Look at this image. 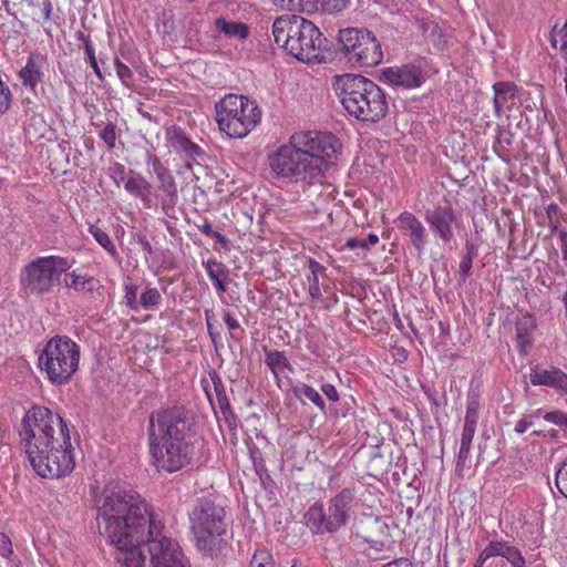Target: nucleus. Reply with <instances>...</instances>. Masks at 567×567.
Listing matches in <instances>:
<instances>
[{
  "label": "nucleus",
  "instance_id": "1",
  "mask_svg": "<svg viewBox=\"0 0 567 567\" xmlns=\"http://www.w3.org/2000/svg\"><path fill=\"white\" fill-rule=\"evenodd\" d=\"M99 533L115 547V560L122 551H133L161 530L152 520L148 505L133 491H104L97 499Z\"/></svg>",
  "mask_w": 567,
  "mask_h": 567
},
{
  "label": "nucleus",
  "instance_id": "2",
  "mask_svg": "<svg viewBox=\"0 0 567 567\" xmlns=\"http://www.w3.org/2000/svg\"><path fill=\"white\" fill-rule=\"evenodd\" d=\"M148 445L158 470L174 473L189 465L202 446L196 432L195 413L184 405L152 412Z\"/></svg>",
  "mask_w": 567,
  "mask_h": 567
},
{
  "label": "nucleus",
  "instance_id": "3",
  "mask_svg": "<svg viewBox=\"0 0 567 567\" xmlns=\"http://www.w3.org/2000/svg\"><path fill=\"white\" fill-rule=\"evenodd\" d=\"M340 148L339 138L330 132H298L269 157V164L278 176L320 181Z\"/></svg>",
  "mask_w": 567,
  "mask_h": 567
},
{
  "label": "nucleus",
  "instance_id": "4",
  "mask_svg": "<svg viewBox=\"0 0 567 567\" xmlns=\"http://www.w3.org/2000/svg\"><path fill=\"white\" fill-rule=\"evenodd\" d=\"M275 43L301 62H327L334 59L332 43L313 22L297 14H284L272 23Z\"/></svg>",
  "mask_w": 567,
  "mask_h": 567
},
{
  "label": "nucleus",
  "instance_id": "5",
  "mask_svg": "<svg viewBox=\"0 0 567 567\" xmlns=\"http://www.w3.org/2000/svg\"><path fill=\"white\" fill-rule=\"evenodd\" d=\"M332 86L350 116L372 123L386 116L388 96L372 80L361 74L344 73L334 76Z\"/></svg>",
  "mask_w": 567,
  "mask_h": 567
},
{
  "label": "nucleus",
  "instance_id": "6",
  "mask_svg": "<svg viewBox=\"0 0 567 567\" xmlns=\"http://www.w3.org/2000/svg\"><path fill=\"white\" fill-rule=\"evenodd\" d=\"M189 529L196 548L204 555L216 558L227 547L225 507L213 496L198 497L188 512Z\"/></svg>",
  "mask_w": 567,
  "mask_h": 567
},
{
  "label": "nucleus",
  "instance_id": "7",
  "mask_svg": "<svg viewBox=\"0 0 567 567\" xmlns=\"http://www.w3.org/2000/svg\"><path fill=\"white\" fill-rule=\"evenodd\" d=\"M150 536L133 551H122L118 567H190L179 544L169 537Z\"/></svg>",
  "mask_w": 567,
  "mask_h": 567
},
{
  "label": "nucleus",
  "instance_id": "8",
  "mask_svg": "<svg viewBox=\"0 0 567 567\" xmlns=\"http://www.w3.org/2000/svg\"><path fill=\"white\" fill-rule=\"evenodd\" d=\"M215 111L219 130L234 138L247 136L261 120L256 101L244 95H226L216 103Z\"/></svg>",
  "mask_w": 567,
  "mask_h": 567
},
{
  "label": "nucleus",
  "instance_id": "9",
  "mask_svg": "<svg viewBox=\"0 0 567 567\" xmlns=\"http://www.w3.org/2000/svg\"><path fill=\"white\" fill-rule=\"evenodd\" d=\"M62 437L43 449L32 443L28 449V458L33 470L44 478H59L69 475L75 465L72 454L70 430L64 429Z\"/></svg>",
  "mask_w": 567,
  "mask_h": 567
},
{
  "label": "nucleus",
  "instance_id": "10",
  "mask_svg": "<svg viewBox=\"0 0 567 567\" xmlns=\"http://www.w3.org/2000/svg\"><path fill=\"white\" fill-rule=\"evenodd\" d=\"M79 346L66 336H55L44 346L39 357V365L54 384H64L78 370Z\"/></svg>",
  "mask_w": 567,
  "mask_h": 567
},
{
  "label": "nucleus",
  "instance_id": "11",
  "mask_svg": "<svg viewBox=\"0 0 567 567\" xmlns=\"http://www.w3.org/2000/svg\"><path fill=\"white\" fill-rule=\"evenodd\" d=\"M336 53H340L357 68H373L383 60L381 42L372 31L364 28L340 30Z\"/></svg>",
  "mask_w": 567,
  "mask_h": 567
},
{
  "label": "nucleus",
  "instance_id": "12",
  "mask_svg": "<svg viewBox=\"0 0 567 567\" xmlns=\"http://www.w3.org/2000/svg\"><path fill=\"white\" fill-rule=\"evenodd\" d=\"M354 498V489L346 487L330 498L327 509L321 503H315L306 514L308 524L318 534L338 532L350 519Z\"/></svg>",
  "mask_w": 567,
  "mask_h": 567
},
{
  "label": "nucleus",
  "instance_id": "13",
  "mask_svg": "<svg viewBox=\"0 0 567 567\" xmlns=\"http://www.w3.org/2000/svg\"><path fill=\"white\" fill-rule=\"evenodd\" d=\"M59 427V436L62 437L64 429H69L64 420L45 406H33L21 421L19 435L24 442L25 453L32 443L48 447L56 439L55 427Z\"/></svg>",
  "mask_w": 567,
  "mask_h": 567
},
{
  "label": "nucleus",
  "instance_id": "14",
  "mask_svg": "<svg viewBox=\"0 0 567 567\" xmlns=\"http://www.w3.org/2000/svg\"><path fill=\"white\" fill-rule=\"evenodd\" d=\"M72 262L64 257L47 256L29 262L22 272L21 285L28 293L42 296L51 291L54 282L66 272Z\"/></svg>",
  "mask_w": 567,
  "mask_h": 567
},
{
  "label": "nucleus",
  "instance_id": "15",
  "mask_svg": "<svg viewBox=\"0 0 567 567\" xmlns=\"http://www.w3.org/2000/svg\"><path fill=\"white\" fill-rule=\"evenodd\" d=\"M351 530L377 551L385 549L391 539L388 518L374 514H361L354 519Z\"/></svg>",
  "mask_w": 567,
  "mask_h": 567
},
{
  "label": "nucleus",
  "instance_id": "16",
  "mask_svg": "<svg viewBox=\"0 0 567 567\" xmlns=\"http://www.w3.org/2000/svg\"><path fill=\"white\" fill-rule=\"evenodd\" d=\"M424 217L435 236L444 244L452 241L454 238L453 225L456 224L457 218L451 206L439 205L426 209Z\"/></svg>",
  "mask_w": 567,
  "mask_h": 567
},
{
  "label": "nucleus",
  "instance_id": "17",
  "mask_svg": "<svg viewBox=\"0 0 567 567\" xmlns=\"http://www.w3.org/2000/svg\"><path fill=\"white\" fill-rule=\"evenodd\" d=\"M380 79L388 84L402 86L404 89L419 87L425 81L421 66L415 64H404L400 68H385L381 71Z\"/></svg>",
  "mask_w": 567,
  "mask_h": 567
},
{
  "label": "nucleus",
  "instance_id": "18",
  "mask_svg": "<svg viewBox=\"0 0 567 567\" xmlns=\"http://www.w3.org/2000/svg\"><path fill=\"white\" fill-rule=\"evenodd\" d=\"M396 227L406 236L419 255L429 241V234L422 221L412 213L403 212L395 219Z\"/></svg>",
  "mask_w": 567,
  "mask_h": 567
},
{
  "label": "nucleus",
  "instance_id": "19",
  "mask_svg": "<svg viewBox=\"0 0 567 567\" xmlns=\"http://www.w3.org/2000/svg\"><path fill=\"white\" fill-rule=\"evenodd\" d=\"M529 379L533 385H546L567 394V374L557 368L535 365L530 369Z\"/></svg>",
  "mask_w": 567,
  "mask_h": 567
},
{
  "label": "nucleus",
  "instance_id": "20",
  "mask_svg": "<svg viewBox=\"0 0 567 567\" xmlns=\"http://www.w3.org/2000/svg\"><path fill=\"white\" fill-rule=\"evenodd\" d=\"M169 145L177 153H183L186 157L196 161L197 158H204L205 152L194 142H192L183 128L173 126L167 130L166 133Z\"/></svg>",
  "mask_w": 567,
  "mask_h": 567
},
{
  "label": "nucleus",
  "instance_id": "21",
  "mask_svg": "<svg viewBox=\"0 0 567 567\" xmlns=\"http://www.w3.org/2000/svg\"><path fill=\"white\" fill-rule=\"evenodd\" d=\"M208 375L213 382L218 406L224 416L225 422L230 429L236 427L237 416L233 412L221 378L219 377L218 372L214 369L209 370Z\"/></svg>",
  "mask_w": 567,
  "mask_h": 567
},
{
  "label": "nucleus",
  "instance_id": "22",
  "mask_svg": "<svg viewBox=\"0 0 567 567\" xmlns=\"http://www.w3.org/2000/svg\"><path fill=\"white\" fill-rule=\"evenodd\" d=\"M158 189L164 193L161 199L163 212L169 216V212L175 208L178 203V190L174 176L171 172L157 177Z\"/></svg>",
  "mask_w": 567,
  "mask_h": 567
},
{
  "label": "nucleus",
  "instance_id": "23",
  "mask_svg": "<svg viewBox=\"0 0 567 567\" xmlns=\"http://www.w3.org/2000/svg\"><path fill=\"white\" fill-rule=\"evenodd\" d=\"M493 106L495 110V114L498 117H501L503 109L507 105L508 102L514 101L517 92V86L514 82L501 81L493 84Z\"/></svg>",
  "mask_w": 567,
  "mask_h": 567
},
{
  "label": "nucleus",
  "instance_id": "24",
  "mask_svg": "<svg viewBox=\"0 0 567 567\" xmlns=\"http://www.w3.org/2000/svg\"><path fill=\"white\" fill-rule=\"evenodd\" d=\"M40 55L31 53L28 58L25 66L19 71V78L22 84L31 90L42 80L41 66L39 64Z\"/></svg>",
  "mask_w": 567,
  "mask_h": 567
},
{
  "label": "nucleus",
  "instance_id": "25",
  "mask_svg": "<svg viewBox=\"0 0 567 567\" xmlns=\"http://www.w3.org/2000/svg\"><path fill=\"white\" fill-rule=\"evenodd\" d=\"M216 30L228 38L246 39L249 35V28L244 22L229 21L223 17L215 21Z\"/></svg>",
  "mask_w": 567,
  "mask_h": 567
},
{
  "label": "nucleus",
  "instance_id": "26",
  "mask_svg": "<svg viewBox=\"0 0 567 567\" xmlns=\"http://www.w3.org/2000/svg\"><path fill=\"white\" fill-rule=\"evenodd\" d=\"M151 184L140 174H132L124 183V189L145 202L151 194Z\"/></svg>",
  "mask_w": 567,
  "mask_h": 567
},
{
  "label": "nucleus",
  "instance_id": "27",
  "mask_svg": "<svg viewBox=\"0 0 567 567\" xmlns=\"http://www.w3.org/2000/svg\"><path fill=\"white\" fill-rule=\"evenodd\" d=\"M65 287L72 288L75 291H89L92 292L96 289L99 281L92 276H81L75 271L64 272Z\"/></svg>",
  "mask_w": 567,
  "mask_h": 567
},
{
  "label": "nucleus",
  "instance_id": "28",
  "mask_svg": "<svg viewBox=\"0 0 567 567\" xmlns=\"http://www.w3.org/2000/svg\"><path fill=\"white\" fill-rule=\"evenodd\" d=\"M95 127H101L99 131V137L103 141L107 151L115 148V142L118 136L117 125L114 121L107 120L106 123L97 124L93 123Z\"/></svg>",
  "mask_w": 567,
  "mask_h": 567
},
{
  "label": "nucleus",
  "instance_id": "29",
  "mask_svg": "<svg viewBox=\"0 0 567 567\" xmlns=\"http://www.w3.org/2000/svg\"><path fill=\"white\" fill-rule=\"evenodd\" d=\"M265 362L275 375L278 374V368L280 367L288 370H292V367L284 351H266Z\"/></svg>",
  "mask_w": 567,
  "mask_h": 567
},
{
  "label": "nucleus",
  "instance_id": "30",
  "mask_svg": "<svg viewBox=\"0 0 567 567\" xmlns=\"http://www.w3.org/2000/svg\"><path fill=\"white\" fill-rule=\"evenodd\" d=\"M480 412V398L475 392L468 393L464 425L476 427Z\"/></svg>",
  "mask_w": 567,
  "mask_h": 567
},
{
  "label": "nucleus",
  "instance_id": "31",
  "mask_svg": "<svg viewBox=\"0 0 567 567\" xmlns=\"http://www.w3.org/2000/svg\"><path fill=\"white\" fill-rule=\"evenodd\" d=\"M293 392L297 396H299V398L303 396V398L308 399L309 401H311L313 404H316L319 408V410L322 413L326 414L324 401L315 388L302 383V384L296 386L293 389Z\"/></svg>",
  "mask_w": 567,
  "mask_h": 567
},
{
  "label": "nucleus",
  "instance_id": "32",
  "mask_svg": "<svg viewBox=\"0 0 567 567\" xmlns=\"http://www.w3.org/2000/svg\"><path fill=\"white\" fill-rule=\"evenodd\" d=\"M317 8L315 11L334 14L347 8L349 0H316Z\"/></svg>",
  "mask_w": 567,
  "mask_h": 567
},
{
  "label": "nucleus",
  "instance_id": "33",
  "mask_svg": "<svg viewBox=\"0 0 567 567\" xmlns=\"http://www.w3.org/2000/svg\"><path fill=\"white\" fill-rule=\"evenodd\" d=\"M91 235L113 257H117V250L110 236L99 227H90Z\"/></svg>",
  "mask_w": 567,
  "mask_h": 567
},
{
  "label": "nucleus",
  "instance_id": "34",
  "mask_svg": "<svg viewBox=\"0 0 567 567\" xmlns=\"http://www.w3.org/2000/svg\"><path fill=\"white\" fill-rule=\"evenodd\" d=\"M161 302L162 295L156 288H147L138 299V305L145 310L156 308Z\"/></svg>",
  "mask_w": 567,
  "mask_h": 567
},
{
  "label": "nucleus",
  "instance_id": "35",
  "mask_svg": "<svg viewBox=\"0 0 567 567\" xmlns=\"http://www.w3.org/2000/svg\"><path fill=\"white\" fill-rule=\"evenodd\" d=\"M550 38L554 48H557V44L559 43V50L563 56L567 60V20L561 28L557 29V27H554Z\"/></svg>",
  "mask_w": 567,
  "mask_h": 567
},
{
  "label": "nucleus",
  "instance_id": "36",
  "mask_svg": "<svg viewBox=\"0 0 567 567\" xmlns=\"http://www.w3.org/2000/svg\"><path fill=\"white\" fill-rule=\"evenodd\" d=\"M502 559L506 560L509 567H526V560L520 550L515 546H511L508 543L506 544Z\"/></svg>",
  "mask_w": 567,
  "mask_h": 567
},
{
  "label": "nucleus",
  "instance_id": "37",
  "mask_svg": "<svg viewBox=\"0 0 567 567\" xmlns=\"http://www.w3.org/2000/svg\"><path fill=\"white\" fill-rule=\"evenodd\" d=\"M204 266L212 281H218V279H226L228 277L229 271L223 262L208 260Z\"/></svg>",
  "mask_w": 567,
  "mask_h": 567
},
{
  "label": "nucleus",
  "instance_id": "38",
  "mask_svg": "<svg viewBox=\"0 0 567 567\" xmlns=\"http://www.w3.org/2000/svg\"><path fill=\"white\" fill-rule=\"evenodd\" d=\"M250 567H274L271 553L265 548L256 550L250 560Z\"/></svg>",
  "mask_w": 567,
  "mask_h": 567
},
{
  "label": "nucleus",
  "instance_id": "39",
  "mask_svg": "<svg viewBox=\"0 0 567 567\" xmlns=\"http://www.w3.org/2000/svg\"><path fill=\"white\" fill-rule=\"evenodd\" d=\"M124 290H125L124 299H125L126 306L131 310L138 311L141 308V305H138V299H137L138 287L136 285H126Z\"/></svg>",
  "mask_w": 567,
  "mask_h": 567
},
{
  "label": "nucleus",
  "instance_id": "40",
  "mask_svg": "<svg viewBox=\"0 0 567 567\" xmlns=\"http://www.w3.org/2000/svg\"><path fill=\"white\" fill-rule=\"evenodd\" d=\"M23 2L29 8H39L43 16V19L45 21H49L51 19V13H52L51 0H23Z\"/></svg>",
  "mask_w": 567,
  "mask_h": 567
},
{
  "label": "nucleus",
  "instance_id": "41",
  "mask_svg": "<svg viewBox=\"0 0 567 567\" xmlns=\"http://www.w3.org/2000/svg\"><path fill=\"white\" fill-rule=\"evenodd\" d=\"M555 482L558 491L567 498V460L557 470Z\"/></svg>",
  "mask_w": 567,
  "mask_h": 567
},
{
  "label": "nucleus",
  "instance_id": "42",
  "mask_svg": "<svg viewBox=\"0 0 567 567\" xmlns=\"http://www.w3.org/2000/svg\"><path fill=\"white\" fill-rule=\"evenodd\" d=\"M506 544L507 542L505 540H492L487 544L484 550L491 559L503 558Z\"/></svg>",
  "mask_w": 567,
  "mask_h": 567
},
{
  "label": "nucleus",
  "instance_id": "43",
  "mask_svg": "<svg viewBox=\"0 0 567 567\" xmlns=\"http://www.w3.org/2000/svg\"><path fill=\"white\" fill-rule=\"evenodd\" d=\"M544 420L550 423H554L563 429H567V413L560 410H555L550 412H546L544 414Z\"/></svg>",
  "mask_w": 567,
  "mask_h": 567
},
{
  "label": "nucleus",
  "instance_id": "44",
  "mask_svg": "<svg viewBox=\"0 0 567 567\" xmlns=\"http://www.w3.org/2000/svg\"><path fill=\"white\" fill-rule=\"evenodd\" d=\"M114 64L120 80L125 86L130 87V80L133 78L132 70L126 64H124L118 58H115Z\"/></svg>",
  "mask_w": 567,
  "mask_h": 567
},
{
  "label": "nucleus",
  "instance_id": "45",
  "mask_svg": "<svg viewBox=\"0 0 567 567\" xmlns=\"http://www.w3.org/2000/svg\"><path fill=\"white\" fill-rule=\"evenodd\" d=\"M197 227L204 235L215 238L219 244H227L226 236L219 231L214 230L212 224L208 220H205L203 225H198Z\"/></svg>",
  "mask_w": 567,
  "mask_h": 567
},
{
  "label": "nucleus",
  "instance_id": "46",
  "mask_svg": "<svg viewBox=\"0 0 567 567\" xmlns=\"http://www.w3.org/2000/svg\"><path fill=\"white\" fill-rule=\"evenodd\" d=\"M12 555L13 548L10 537L6 533L0 532V556L11 559Z\"/></svg>",
  "mask_w": 567,
  "mask_h": 567
},
{
  "label": "nucleus",
  "instance_id": "47",
  "mask_svg": "<svg viewBox=\"0 0 567 567\" xmlns=\"http://www.w3.org/2000/svg\"><path fill=\"white\" fill-rule=\"evenodd\" d=\"M471 445L461 444L457 461H456V473H461L466 467V461L468 458Z\"/></svg>",
  "mask_w": 567,
  "mask_h": 567
},
{
  "label": "nucleus",
  "instance_id": "48",
  "mask_svg": "<svg viewBox=\"0 0 567 567\" xmlns=\"http://www.w3.org/2000/svg\"><path fill=\"white\" fill-rule=\"evenodd\" d=\"M205 319H206L208 334H209L213 343H216L217 339L220 337V334H219V332L214 330L213 320L215 319V313H214L213 309L205 310Z\"/></svg>",
  "mask_w": 567,
  "mask_h": 567
},
{
  "label": "nucleus",
  "instance_id": "49",
  "mask_svg": "<svg viewBox=\"0 0 567 567\" xmlns=\"http://www.w3.org/2000/svg\"><path fill=\"white\" fill-rule=\"evenodd\" d=\"M472 266H473V260L462 257V259L460 261V266H458L461 282L464 284L467 280V278L471 276Z\"/></svg>",
  "mask_w": 567,
  "mask_h": 567
},
{
  "label": "nucleus",
  "instance_id": "50",
  "mask_svg": "<svg viewBox=\"0 0 567 567\" xmlns=\"http://www.w3.org/2000/svg\"><path fill=\"white\" fill-rule=\"evenodd\" d=\"M85 53H86V55H87V59H89L90 65H91V66H92V69L94 70V73L97 75V78H99L100 80H103V75H102L101 69H100V66H99V63H97L96 56H95L94 48H93V47H87V51H86Z\"/></svg>",
  "mask_w": 567,
  "mask_h": 567
},
{
  "label": "nucleus",
  "instance_id": "51",
  "mask_svg": "<svg viewBox=\"0 0 567 567\" xmlns=\"http://www.w3.org/2000/svg\"><path fill=\"white\" fill-rule=\"evenodd\" d=\"M150 164L152 165L153 172L156 174V177H159L168 172H171L164 164L159 161L157 156H150Z\"/></svg>",
  "mask_w": 567,
  "mask_h": 567
},
{
  "label": "nucleus",
  "instance_id": "52",
  "mask_svg": "<svg viewBox=\"0 0 567 567\" xmlns=\"http://www.w3.org/2000/svg\"><path fill=\"white\" fill-rule=\"evenodd\" d=\"M533 425V414L524 415L515 425V432L523 434Z\"/></svg>",
  "mask_w": 567,
  "mask_h": 567
},
{
  "label": "nucleus",
  "instance_id": "53",
  "mask_svg": "<svg viewBox=\"0 0 567 567\" xmlns=\"http://www.w3.org/2000/svg\"><path fill=\"white\" fill-rule=\"evenodd\" d=\"M308 280L310 282L309 285V295L311 296V298L313 299H320L322 293H321V289H320V286H319V278L318 277H308Z\"/></svg>",
  "mask_w": 567,
  "mask_h": 567
},
{
  "label": "nucleus",
  "instance_id": "54",
  "mask_svg": "<svg viewBox=\"0 0 567 567\" xmlns=\"http://www.w3.org/2000/svg\"><path fill=\"white\" fill-rule=\"evenodd\" d=\"M223 318H224L226 326L230 330V337L236 338V336L233 331L240 330L239 322L228 311H224Z\"/></svg>",
  "mask_w": 567,
  "mask_h": 567
},
{
  "label": "nucleus",
  "instance_id": "55",
  "mask_svg": "<svg viewBox=\"0 0 567 567\" xmlns=\"http://www.w3.org/2000/svg\"><path fill=\"white\" fill-rule=\"evenodd\" d=\"M274 4L280 7L282 10L297 11L300 0H272Z\"/></svg>",
  "mask_w": 567,
  "mask_h": 567
},
{
  "label": "nucleus",
  "instance_id": "56",
  "mask_svg": "<svg viewBox=\"0 0 567 567\" xmlns=\"http://www.w3.org/2000/svg\"><path fill=\"white\" fill-rule=\"evenodd\" d=\"M111 176L114 178V181L118 184L117 178H121V181L125 179V166L121 163H114L111 167Z\"/></svg>",
  "mask_w": 567,
  "mask_h": 567
},
{
  "label": "nucleus",
  "instance_id": "57",
  "mask_svg": "<svg viewBox=\"0 0 567 567\" xmlns=\"http://www.w3.org/2000/svg\"><path fill=\"white\" fill-rule=\"evenodd\" d=\"M476 427L473 426H463L462 437H461V444L465 445H472L473 437L475 435Z\"/></svg>",
  "mask_w": 567,
  "mask_h": 567
},
{
  "label": "nucleus",
  "instance_id": "58",
  "mask_svg": "<svg viewBox=\"0 0 567 567\" xmlns=\"http://www.w3.org/2000/svg\"><path fill=\"white\" fill-rule=\"evenodd\" d=\"M135 239L137 241L138 245H141L142 249L150 256L153 255V248H152V245L150 243V240L146 238V236L142 233H137L135 235Z\"/></svg>",
  "mask_w": 567,
  "mask_h": 567
},
{
  "label": "nucleus",
  "instance_id": "59",
  "mask_svg": "<svg viewBox=\"0 0 567 567\" xmlns=\"http://www.w3.org/2000/svg\"><path fill=\"white\" fill-rule=\"evenodd\" d=\"M321 391L323 392V394L331 401H338L339 400V394H338V391L336 389V386L333 384H330V383H326L321 386Z\"/></svg>",
  "mask_w": 567,
  "mask_h": 567
},
{
  "label": "nucleus",
  "instance_id": "60",
  "mask_svg": "<svg viewBox=\"0 0 567 567\" xmlns=\"http://www.w3.org/2000/svg\"><path fill=\"white\" fill-rule=\"evenodd\" d=\"M308 264H309V269L311 271V276L310 277H315L316 276V277L319 278V275H323L326 272V267L322 266L317 260L310 258Z\"/></svg>",
  "mask_w": 567,
  "mask_h": 567
},
{
  "label": "nucleus",
  "instance_id": "61",
  "mask_svg": "<svg viewBox=\"0 0 567 567\" xmlns=\"http://www.w3.org/2000/svg\"><path fill=\"white\" fill-rule=\"evenodd\" d=\"M382 567H413V564L409 558L401 557L384 564Z\"/></svg>",
  "mask_w": 567,
  "mask_h": 567
},
{
  "label": "nucleus",
  "instance_id": "62",
  "mask_svg": "<svg viewBox=\"0 0 567 567\" xmlns=\"http://www.w3.org/2000/svg\"><path fill=\"white\" fill-rule=\"evenodd\" d=\"M346 247L349 249L363 248L367 249V241L357 237L349 238L346 243Z\"/></svg>",
  "mask_w": 567,
  "mask_h": 567
},
{
  "label": "nucleus",
  "instance_id": "63",
  "mask_svg": "<svg viewBox=\"0 0 567 567\" xmlns=\"http://www.w3.org/2000/svg\"><path fill=\"white\" fill-rule=\"evenodd\" d=\"M465 249H466V254L463 257L466 259L474 260V258H476L477 252H478L477 246L475 244L466 240Z\"/></svg>",
  "mask_w": 567,
  "mask_h": 567
},
{
  "label": "nucleus",
  "instance_id": "64",
  "mask_svg": "<svg viewBox=\"0 0 567 567\" xmlns=\"http://www.w3.org/2000/svg\"><path fill=\"white\" fill-rule=\"evenodd\" d=\"M559 239H560V247L563 252V259L567 260V231L560 230L558 233Z\"/></svg>",
  "mask_w": 567,
  "mask_h": 567
}]
</instances>
